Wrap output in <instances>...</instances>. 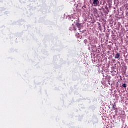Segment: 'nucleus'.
<instances>
[{"label":"nucleus","mask_w":128,"mask_h":128,"mask_svg":"<svg viewBox=\"0 0 128 128\" xmlns=\"http://www.w3.org/2000/svg\"><path fill=\"white\" fill-rule=\"evenodd\" d=\"M93 4H94V6H96L100 4V1L98 0H94Z\"/></svg>","instance_id":"obj_1"},{"label":"nucleus","mask_w":128,"mask_h":128,"mask_svg":"<svg viewBox=\"0 0 128 128\" xmlns=\"http://www.w3.org/2000/svg\"><path fill=\"white\" fill-rule=\"evenodd\" d=\"M76 26L78 28H79V30H80V28H82V24L77 22L76 23Z\"/></svg>","instance_id":"obj_2"},{"label":"nucleus","mask_w":128,"mask_h":128,"mask_svg":"<svg viewBox=\"0 0 128 128\" xmlns=\"http://www.w3.org/2000/svg\"><path fill=\"white\" fill-rule=\"evenodd\" d=\"M112 108H113L114 110H118V108H116V103H114V104H113Z\"/></svg>","instance_id":"obj_3"},{"label":"nucleus","mask_w":128,"mask_h":128,"mask_svg":"<svg viewBox=\"0 0 128 128\" xmlns=\"http://www.w3.org/2000/svg\"><path fill=\"white\" fill-rule=\"evenodd\" d=\"M120 54L118 53L116 54V56L115 57V58L118 59V58H120Z\"/></svg>","instance_id":"obj_4"},{"label":"nucleus","mask_w":128,"mask_h":128,"mask_svg":"<svg viewBox=\"0 0 128 128\" xmlns=\"http://www.w3.org/2000/svg\"><path fill=\"white\" fill-rule=\"evenodd\" d=\"M122 87L124 88H126V84H123L122 86Z\"/></svg>","instance_id":"obj_5"},{"label":"nucleus","mask_w":128,"mask_h":128,"mask_svg":"<svg viewBox=\"0 0 128 128\" xmlns=\"http://www.w3.org/2000/svg\"><path fill=\"white\" fill-rule=\"evenodd\" d=\"M75 30H76V28H75Z\"/></svg>","instance_id":"obj_6"}]
</instances>
